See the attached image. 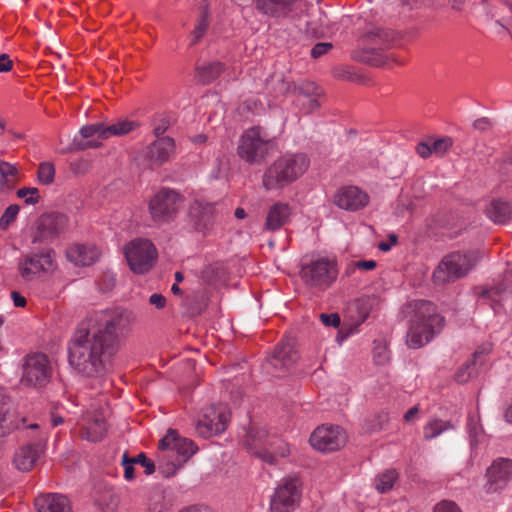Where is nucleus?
Masks as SVG:
<instances>
[{
  "label": "nucleus",
  "mask_w": 512,
  "mask_h": 512,
  "mask_svg": "<svg viewBox=\"0 0 512 512\" xmlns=\"http://www.w3.org/2000/svg\"><path fill=\"white\" fill-rule=\"evenodd\" d=\"M123 309L100 310L80 323L68 343L69 364L86 377H102L112 369L120 339L131 327Z\"/></svg>",
  "instance_id": "1"
},
{
  "label": "nucleus",
  "mask_w": 512,
  "mask_h": 512,
  "mask_svg": "<svg viewBox=\"0 0 512 512\" xmlns=\"http://www.w3.org/2000/svg\"><path fill=\"white\" fill-rule=\"evenodd\" d=\"M445 325V318L437 313L436 306L426 300H419L414 306V316L407 332V345L418 349L428 344Z\"/></svg>",
  "instance_id": "2"
},
{
  "label": "nucleus",
  "mask_w": 512,
  "mask_h": 512,
  "mask_svg": "<svg viewBox=\"0 0 512 512\" xmlns=\"http://www.w3.org/2000/svg\"><path fill=\"white\" fill-rule=\"evenodd\" d=\"M158 448V470L166 478L175 475L198 450L192 440L179 436L172 428L167 430Z\"/></svg>",
  "instance_id": "3"
},
{
  "label": "nucleus",
  "mask_w": 512,
  "mask_h": 512,
  "mask_svg": "<svg viewBox=\"0 0 512 512\" xmlns=\"http://www.w3.org/2000/svg\"><path fill=\"white\" fill-rule=\"evenodd\" d=\"M309 166L310 159L306 154H286L265 170L262 177L263 187L267 191L282 189L299 179Z\"/></svg>",
  "instance_id": "4"
},
{
  "label": "nucleus",
  "mask_w": 512,
  "mask_h": 512,
  "mask_svg": "<svg viewBox=\"0 0 512 512\" xmlns=\"http://www.w3.org/2000/svg\"><path fill=\"white\" fill-rule=\"evenodd\" d=\"M338 275L339 267L335 257L317 256L303 258L301 261L299 276L309 288L324 291L336 282Z\"/></svg>",
  "instance_id": "5"
},
{
  "label": "nucleus",
  "mask_w": 512,
  "mask_h": 512,
  "mask_svg": "<svg viewBox=\"0 0 512 512\" xmlns=\"http://www.w3.org/2000/svg\"><path fill=\"white\" fill-rule=\"evenodd\" d=\"M478 261L474 251H459L445 255L435 268L432 278L435 284L444 285L465 277Z\"/></svg>",
  "instance_id": "6"
},
{
  "label": "nucleus",
  "mask_w": 512,
  "mask_h": 512,
  "mask_svg": "<svg viewBox=\"0 0 512 512\" xmlns=\"http://www.w3.org/2000/svg\"><path fill=\"white\" fill-rule=\"evenodd\" d=\"M275 147L274 141L260 126L247 129L237 147L238 155L249 164H261Z\"/></svg>",
  "instance_id": "7"
},
{
  "label": "nucleus",
  "mask_w": 512,
  "mask_h": 512,
  "mask_svg": "<svg viewBox=\"0 0 512 512\" xmlns=\"http://www.w3.org/2000/svg\"><path fill=\"white\" fill-rule=\"evenodd\" d=\"M52 375L53 366L46 354L34 352L23 357L20 378L23 386L42 389L49 384Z\"/></svg>",
  "instance_id": "8"
},
{
  "label": "nucleus",
  "mask_w": 512,
  "mask_h": 512,
  "mask_svg": "<svg viewBox=\"0 0 512 512\" xmlns=\"http://www.w3.org/2000/svg\"><path fill=\"white\" fill-rule=\"evenodd\" d=\"M303 482L297 474L283 477L270 498L271 512H294L300 505Z\"/></svg>",
  "instance_id": "9"
},
{
  "label": "nucleus",
  "mask_w": 512,
  "mask_h": 512,
  "mask_svg": "<svg viewBox=\"0 0 512 512\" xmlns=\"http://www.w3.org/2000/svg\"><path fill=\"white\" fill-rule=\"evenodd\" d=\"M184 198L175 190L163 188L157 192L149 203L152 220L161 225L172 221L183 207Z\"/></svg>",
  "instance_id": "10"
},
{
  "label": "nucleus",
  "mask_w": 512,
  "mask_h": 512,
  "mask_svg": "<svg viewBox=\"0 0 512 512\" xmlns=\"http://www.w3.org/2000/svg\"><path fill=\"white\" fill-rule=\"evenodd\" d=\"M54 251L51 248L32 249L23 255L17 263V268L24 281H33L47 273L53 265Z\"/></svg>",
  "instance_id": "11"
},
{
  "label": "nucleus",
  "mask_w": 512,
  "mask_h": 512,
  "mask_svg": "<svg viewBox=\"0 0 512 512\" xmlns=\"http://www.w3.org/2000/svg\"><path fill=\"white\" fill-rule=\"evenodd\" d=\"M124 254L130 269L136 274L148 272L157 259V250L147 239H135L129 242Z\"/></svg>",
  "instance_id": "12"
},
{
  "label": "nucleus",
  "mask_w": 512,
  "mask_h": 512,
  "mask_svg": "<svg viewBox=\"0 0 512 512\" xmlns=\"http://www.w3.org/2000/svg\"><path fill=\"white\" fill-rule=\"evenodd\" d=\"M68 227V218L60 212L44 213L35 224L32 243H50Z\"/></svg>",
  "instance_id": "13"
},
{
  "label": "nucleus",
  "mask_w": 512,
  "mask_h": 512,
  "mask_svg": "<svg viewBox=\"0 0 512 512\" xmlns=\"http://www.w3.org/2000/svg\"><path fill=\"white\" fill-rule=\"evenodd\" d=\"M311 446L321 452H332L340 449L346 442L345 432L339 426H319L310 436Z\"/></svg>",
  "instance_id": "14"
},
{
  "label": "nucleus",
  "mask_w": 512,
  "mask_h": 512,
  "mask_svg": "<svg viewBox=\"0 0 512 512\" xmlns=\"http://www.w3.org/2000/svg\"><path fill=\"white\" fill-rule=\"evenodd\" d=\"M484 489L487 493H496L504 489L512 479V460L498 458L487 468Z\"/></svg>",
  "instance_id": "15"
},
{
  "label": "nucleus",
  "mask_w": 512,
  "mask_h": 512,
  "mask_svg": "<svg viewBox=\"0 0 512 512\" xmlns=\"http://www.w3.org/2000/svg\"><path fill=\"white\" fill-rule=\"evenodd\" d=\"M333 203L342 210L355 212L368 205L369 196L357 186H344L334 194Z\"/></svg>",
  "instance_id": "16"
},
{
  "label": "nucleus",
  "mask_w": 512,
  "mask_h": 512,
  "mask_svg": "<svg viewBox=\"0 0 512 512\" xmlns=\"http://www.w3.org/2000/svg\"><path fill=\"white\" fill-rule=\"evenodd\" d=\"M228 419L229 417L225 409L210 407L203 415V418L197 422L196 431L203 438L220 434L225 431Z\"/></svg>",
  "instance_id": "17"
},
{
  "label": "nucleus",
  "mask_w": 512,
  "mask_h": 512,
  "mask_svg": "<svg viewBox=\"0 0 512 512\" xmlns=\"http://www.w3.org/2000/svg\"><path fill=\"white\" fill-rule=\"evenodd\" d=\"M298 359L297 351L290 341L280 342L274 349L273 354L267 359L266 369L268 372L274 369L275 372H284L292 367ZM276 376H279L275 373Z\"/></svg>",
  "instance_id": "18"
},
{
  "label": "nucleus",
  "mask_w": 512,
  "mask_h": 512,
  "mask_svg": "<svg viewBox=\"0 0 512 512\" xmlns=\"http://www.w3.org/2000/svg\"><path fill=\"white\" fill-rule=\"evenodd\" d=\"M175 153V141L171 137H158L144 151L147 166H161L168 162Z\"/></svg>",
  "instance_id": "19"
},
{
  "label": "nucleus",
  "mask_w": 512,
  "mask_h": 512,
  "mask_svg": "<svg viewBox=\"0 0 512 512\" xmlns=\"http://www.w3.org/2000/svg\"><path fill=\"white\" fill-rule=\"evenodd\" d=\"M104 132H106L104 123L83 126L79 131V136L74 137L71 150L83 151L100 147L101 141L106 139Z\"/></svg>",
  "instance_id": "20"
},
{
  "label": "nucleus",
  "mask_w": 512,
  "mask_h": 512,
  "mask_svg": "<svg viewBox=\"0 0 512 512\" xmlns=\"http://www.w3.org/2000/svg\"><path fill=\"white\" fill-rule=\"evenodd\" d=\"M66 256L77 266H90L99 259L100 251L94 245L75 244L67 249Z\"/></svg>",
  "instance_id": "21"
},
{
  "label": "nucleus",
  "mask_w": 512,
  "mask_h": 512,
  "mask_svg": "<svg viewBox=\"0 0 512 512\" xmlns=\"http://www.w3.org/2000/svg\"><path fill=\"white\" fill-rule=\"evenodd\" d=\"M35 507L38 512H72L68 498L59 493L39 495Z\"/></svg>",
  "instance_id": "22"
},
{
  "label": "nucleus",
  "mask_w": 512,
  "mask_h": 512,
  "mask_svg": "<svg viewBox=\"0 0 512 512\" xmlns=\"http://www.w3.org/2000/svg\"><path fill=\"white\" fill-rule=\"evenodd\" d=\"M289 453V445L275 435L269 439L267 446L253 452L255 456L271 465L276 464L278 458H284Z\"/></svg>",
  "instance_id": "23"
},
{
  "label": "nucleus",
  "mask_w": 512,
  "mask_h": 512,
  "mask_svg": "<svg viewBox=\"0 0 512 512\" xmlns=\"http://www.w3.org/2000/svg\"><path fill=\"white\" fill-rule=\"evenodd\" d=\"M42 453V448L37 444H28L16 450L13 464L22 472L30 471Z\"/></svg>",
  "instance_id": "24"
},
{
  "label": "nucleus",
  "mask_w": 512,
  "mask_h": 512,
  "mask_svg": "<svg viewBox=\"0 0 512 512\" xmlns=\"http://www.w3.org/2000/svg\"><path fill=\"white\" fill-rule=\"evenodd\" d=\"M213 206L195 201L189 208V221L197 231L205 230L211 223Z\"/></svg>",
  "instance_id": "25"
},
{
  "label": "nucleus",
  "mask_w": 512,
  "mask_h": 512,
  "mask_svg": "<svg viewBox=\"0 0 512 512\" xmlns=\"http://www.w3.org/2000/svg\"><path fill=\"white\" fill-rule=\"evenodd\" d=\"M291 216V207L287 203H274L266 217L265 227L267 230L276 231L282 228Z\"/></svg>",
  "instance_id": "26"
},
{
  "label": "nucleus",
  "mask_w": 512,
  "mask_h": 512,
  "mask_svg": "<svg viewBox=\"0 0 512 512\" xmlns=\"http://www.w3.org/2000/svg\"><path fill=\"white\" fill-rule=\"evenodd\" d=\"M488 218L496 224H505L512 220V201L492 200L485 209Z\"/></svg>",
  "instance_id": "27"
},
{
  "label": "nucleus",
  "mask_w": 512,
  "mask_h": 512,
  "mask_svg": "<svg viewBox=\"0 0 512 512\" xmlns=\"http://www.w3.org/2000/svg\"><path fill=\"white\" fill-rule=\"evenodd\" d=\"M83 429L84 438L88 441L102 440L107 432L105 417L101 413L89 414Z\"/></svg>",
  "instance_id": "28"
},
{
  "label": "nucleus",
  "mask_w": 512,
  "mask_h": 512,
  "mask_svg": "<svg viewBox=\"0 0 512 512\" xmlns=\"http://www.w3.org/2000/svg\"><path fill=\"white\" fill-rule=\"evenodd\" d=\"M256 9L267 16L279 17L288 13L295 0H254Z\"/></svg>",
  "instance_id": "29"
},
{
  "label": "nucleus",
  "mask_w": 512,
  "mask_h": 512,
  "mask_svg": "<svg viewBox=\"0 0 512 512\" xmlns=\"http://www.w3.org/2000/svg\"><path fill=\"white\" fill-rule=\"evenodd\" d=\"M223 71V64L215 61L196 67V79L201 84H210L216 80Z\"/></svg>",
  "instance_id": "30"
},
{
  "label": "nucleus",
  "mask_w": 512,
  "mask_h": 512,
  "mask_svg": "<svg viewBox=\"0 0 512 512\" xmlns=\"http://www.w3.org/2000/svg\"><path fill=\"white\" fill-rule=\"evenodd\" d=\"M285 91L295 94L297 99L321 97L323 95V90L317 84L310 81H302L293 85L288 84Z\"/></svg>",
  "instance_id": "31"
},
{
  "label": "nucleus",
  "mask_w": 512,
  "mask_h": 512,
  "mask_svg": "<svg viewBox=\"0 0 512 512\" xmlns=\"http://www.w3.org/2000/svg\"><path fill=\"white\" fill-rule=\"evenodd\" d=\"M274 435H270L264 428H250L247 432V443L250 449L254 448L257 450L264 448L268 445L269 439Z\"/></svg>",
  "instance_id": "32"
},
{
  "label": "nucleus",
  "mask_w": 512,
  "mask_h": 512,
  "mask_svg": "<svg viewBox=\"0 0 512 512\" xmlns=\"http://www.w3.org/2000/svg\"><path fill=\"white\" fill-rule=\"evenodd\" d=\"M488 351H489V348H483L482 350H476L473 354V360L468 361L462 367L459 368V370L455 374V380L461 384L466 383L471 378V376L475 373L476 359H478L485 353H488Z\"/></svg>",
  "instance_id": "33"
},
{
  "label": "nucleus",
  "mask_w": 512,
  "mask_h": 512,
  "mask_svg": "<svg viewBox=\"0 0 512 512\" xmlns=\"http://www.w3.org/2000/svg\"><path fill=\"white\" fill-rule=\"evenodd\" d=\"M397 479V471L395 469H389L375 477L374 486L378 492L387 493L393 488Z\"/></svg>",
  "instance_id": "34"
},
{
  "label": "nucleus",
  "mask_w": 512,
  "mask_h": 512,
  "mask_svg": "<svg viewBox=\"0 0 512 512\" xmlns=\"http://www.w3.org/2000/svg\"><path fill=\"white\" fill-rule=\"evenodd\" d=\"M137 126L136 122L129 120H119L113 124H105L106 132H104V137L108 139L112 136H123L134 130Z\"/></svg>",
  "instance_id": "35"
},
{
  "label": "nucleus",
  "mask_w": 512,
  "mask_h": 512,
  "mask_svg": "<svg viewBox=\"0 0 512 512\" xmlns=\"http://www.w3.org/2000/svg\"><path fill=\"white\" fill-rule=\"evenodd\" d=\"M389 414L381 411L377 414L371 415L364 420L363 428L366 432H378L385 428L389 422Z\"/></svg>",
  "instance_id": "36"
},
{
  "label": "nucleus",
  "mask_w": 512,
  "mask_h": 512,
  "mask_svg": "<svg viewBox=\"0 0 512 512\" xmlns=\"http://www.w3.org/2000/svg\"><path fill=\"white\" fill-rule=\"evenodd\" d=\"M95 504L102 512H114L118 507L119 499L113 491L107 490L95 499Z\"/></svg>",
  "instance_id": "37"
},
{
  "label": "nucleus",
  "mask_w": 512,
  "mask_h": 512,
  "mask_svg": "<svg viewBox=\"0 0 512 512\" xmlns=\"http://www.w3.org/2000/svg\"><path fill=\"white\" fill-rule=\"evenodd\" d=\"M451 428L452 425L448 421L432 419L424 427V437L427 440H431L439 436L442 432Z\"/></svg>",
  "instance_id": "38"
},
{
  "label": "nucleus",
  "mask_w": 512,
  "mask_h": 512,
  "mask_svg": "<svg viewBox=\"0 0 512 512\" xmlns=\"http://www.w3.org/2000/svg\"><path fill=\"white\" fill-rule=\"evenodd\" d=\"M56 169L52 162L44 161L39 164L37 179L42 185H50L54 182Z\"/></svg>",
  "instance_id": "39"
},
{
  "label": "nucleus",
  "mask_w": 512,
  "mask_h": 512,
  "mask_svg": "<svg viewBox=\"0 0 512 512\" xmlns=\"http://www.w3.org/2000/svg\"><path fill=\"white\" fill-rule=\"evenodd\" d=\"M225 274H226V272H225L224 265H222L220 263H214L205 268V270L203 271V278L207 282H209L211 284H215L218 281L223 280L225 277Z\"/></svg>",
  "instance_id": "40"
},
{
  "label": "nucleus",
  "mask_w": 512,
  "mask_h": 512,
  "mask_svg": "<svg viewBox=\"0 0 512 512\" xmlns=\"http://www.w3.org/2000/svg\"><path fill=\"white\" fill-rule=\"evenodd\" d=\"M153 133L158 137H164V133L168 130L171 125V117L166 113H160L156 115L153 120Z\"/></svg>",
  "instance_id": "41"
},
{
  "label": "nucleus",
  "mask_w": 512,
  "mask_h": 512,
  "mask_svg": "<svg viewBox=\"0 0 512 512\" xmlns=\"http://www.w3.org/2000/svg\"><path fill=\"white\" fill-rule=\"evenodd\" d=\"M466 428H467V433L470 438V445L472 448H474L477 445V443L479 442L478 437L482 433V427H481L478 419L476 418V416H474V415L468 416Z\"/></svg>",
  "instance_id": "42"
},
{
  "label": "nucleus",
  "mask_w": 512,
  "mask_h": 512,
  "mask_svg": "<svg viewBox=\"0 0 512 512\" xmlns=\"http://www.w3.org/2000/svg\"><path fill=\"white\" fill-rule=\"evenodd\" d=\"M209 27L208 12L204 11L198 19L192 32L193 40L190 45H195L207 32Z\"/></svg>",
  "instance_id": "43"
},
{
  "label": "nucleus",
  "mask_w": 512,
  "mask_h": 512,
  "mask_svg": "<svg viewBox=\"0 0 512 512\" xmlns=\"http://www.w3.org/2000/svg\"><path fill=\"white\" fill-rule=\"evenodd\" d=\"M20 207L16 204L9 205L0 217V229L6 230L13 223L19 213Z\"/></svg>",
  "instance_id": "44"
},
{
  "label": "nucleus",
  "mask_w": 512,
  "mask_h": 512,
  "mask_svg": "<svg viewBox=\"0 0 512 512\" xmlns=\"http://www.w3.org/2000/svg\"><path fill=\"white\" fill-rule=\"evenodd\" d=\"M18 174V169L15 165L6 162L0 161V184L4 185L8 183L9 177H14Z\"/></svg>",
  "instance_id": "45"
},
{
  "label": "nucleus",
  "mask_w": 512,
  "mask_h": 512,
  "mask_svg": "<svg viewBox=\"0 0 512 512\" xmlns=\"http://www.w3.org/2000/svg\"><path fill=\"white\" fill-rule=\"evenodd\" d=\"M19 198H25L26 204H37L39 202L38 189L36 187H23L16 192Z\"/></svg>",
  "instance_id": "46"
},
{
  "label": "nucleus",
  "mask_w": 512,
  "mask_h": 512,
  "mask_svg": "<svg viewBox=\"0 0 512 512\" xmlns=\"http://www.w3.org/2000/svg\"><path fill=\"white\" fill-rule=\"evenodd\" d=\"M320 97H311V98H302V99H297V105H299L301 107V109L309 114V113H312L314 112L315 110H317L319 107H320V104H319V99Z\"/></svg>",
  "instance_id": "47"
},
{
  "label": "nucleus",
  "mask_w": 512,
  "mask_h": 512,
  "mask_svg": "<svg viewBox=\"0 0 512 512\" xmlns=\"http://www.w3.org/2000/svg\"><path fill=\"white\" fill-rule=\"evenodd\" d=\"M377 54L375 49L364 50L361 52H356L353 57L360 62L367 63L370 65H379V61L375 59V55Z\"/></svg>",
  "instance_id": "48"
},
{
  "label": "nucleus",
  "mask_w": 512,
  "mask_h": 512,
  "mask_svg": "<svg viewBox=\"0 0 512 512\" xmlns=\"http://www.w3.org/2000/svg\"><path fill=\"white\" fill-rule=\"evenodd\" d=\"M452 146L450 137H443L432 141L433 153L443 155Z\"/></svg>",
  "instance_id": "49"
},
{
  "label": "nucleus",
  "mask_w": 512,
  "mask_h": 512,
  "mask_svg": "<svg viewBox=\"0 0 512 512\" xmlns=\"http://www.w3.org/2000/svg\"><path fill=\"white\" fill-rule=\"evenodd\" d=\"M132 462L142 465L145 468V473L147 475L153 474L156 470L155 463L148 459L144 453H140L136 457L132 458Z\"/></svg>",
  "instance_id": "50"
},
{
  "label": "nucleus",
  "mask_w": 512,
  "mask_h": 512,
  "mask_svg": "<svg viewBox=\"0 0 512 512\" xmlns=\"http://www.w3.org/2000/svg\"><path fill=\"white\" fill-rule=\"evenodd\" d=\"M319 319L326 327L337 328L340 326L341 323L340 316L337 313H322L319 315Z\"/></svg>",
  "instance_id": "51"
},
{
  "label": "nucleus",
  "mask_w": 512,
  "mask_h": 512,
  "mask_svg": "<svg viewBox=\"0 0 512 512\" xmlns=\"http://www.w3.org/2000/svg\"><path fill=\"white\" fill-rule=\"evenodd\" d=\"M333 45L330 42H319L311 49V56L315 59L325 55L332 49Z\"/></svg>",
  "instance_id": "52"
},
{
  "label": "nucleus",
  "mask_w": 512,
  "mask_h": 512,
  "mask_svg": "<svg viewBox=\"0 0 512 512\" xmlns=\"http://www.w3.org/2000/svg\"><path fill=\"white\" fill-rule=\"evenodd\" d=\"M132 462V458H129L127 453L123 454L122 457V465L124 466V477L126 480L131 481L134 479V467Z\"/></svg>",
  "instance_id": "53"
},
{
  "label": "nucleus",
  "mask_w": 512,
  "mask_h": 512,
  "mask_svg": "<svg viewBox=\"0 0 512 512\" xmlns=\"http://www.w3.org/2000/svg\"><path fill=\"white\" fill-rule=\"evenodd\" d=\"M434 512H461L456 503L443 500L434 507Z\"/></svg>",
  "instance_id": "54"
},
{
  "label": "nucleus",
  "mask_w": 512,
  "mask_h": 512,
  "mask_svg": "<svg viewBox=\"0 0 512 512\" xmlns=\"http://www.w3.org/2000/svg\"><path fill=\"white\" fill-rule=\"evenodd\" d=\"M416 152L422 158H428L433 154L432 142H421L416 146Z\"/></svg>",
  "instance_id": "55"
},
{
  "label": "nucleus",
  "mask_w": 512,
  "mask_h": 512,
  "mask_svg": "<svg viewBox=\"0 0 512 512\" xmlns=\"http://www.w3.org/2000/svg\"><path fill=\"white\" fill-rule=\"evenodd\" d=\"M509 289V286L502 282L490 289H488L487 291H485V294L490 297V298H493L494 296H501L502 294H504L505 292H507Z\"/></svg>",
  "instance_id": "56"
},
{
  "label": "nucleus",
  "mask_w": 512,
  "mask_h": 512,
  "mask_svg": "<svg viewBox=\"0 0 512 512\" xmlns=\"http://www.w3.org/2000/svg\"><path fill=\"white\" fill-rule=\"evenodd\" d=\"M492 126L491 120L487 117L476 119L473 128L479 131H486Z\"/></svg>",
  "instance_id": "57"
},
{
  "label": "nucleus",
  "mask_w": 512,
  "mask_h": 512,
  "mask_svg": "<svg viewBox=\"0 0 512 512\" xmlns=\"http://www.w3.org/2000/svg\"><path fill=\"white\" fill-rule=\"evenodd\" d=\"M389 238V241L385 242V241H382L378 244V248L383 251V252H387V251H390L392 246L397 244V241H398V238L395 234H390L388 236Z\"/></svg>",
  "instance_id": "58"
},
{
  "label": "nucleus",
  "mask_w": 512,
  "mask_h": 512,
  "mask_svg": "<svg viewBox=\"0 0 512 512\" xmlns=\"http://www.w3.org/2000/svg\"><path fill=\"white\" fill-rule=\"evenodd\" d=\"M388 354L385 348H379L374 351V360L376 364L383 365L388 361Z\"/></svg>",
  "instance_id": "59"
},
{
  "label": "nucleus",
  "mask_w": 512,
  "mask_h": 512,
  "mask_svg": "<svg viewBox=\"0 0 512 512\" xmlns=\"http://www.w3.org/2000/svg\"><path fill=\"white\" fill-rule=\"evenodd\" d=\"M150 304L154 305L158 309L164 308L166 304V299L163 295L154 293L149 298Z\"/></svg>",
  "instance_id": "60"
},
{
  "label": "nucleus",
  "mask_w": 512,
  "mask_h": 512,
  "mask_svg": "<svg viewBox=\"0 0 512 512\" xmlns=\"http://www.w3.org/2000/svg\"><path fill=\"white\" fill-rule=\"evenodd\" d=\"M13 62L7 54H0V72H8L12 69Z\"/></svg>",
  "instance_id": "61"
},
{
  "label": "nucleus",
  "mask_w": 512,
  "mask_h": 512,
  "mask_svg": "<svg viewBox=\"0 0 512 512\" xmlns=\"http://www.w3.org/2000/svg\"><path fill=\"white\" fill-rule=\"evenodd\" d=\"M377 263L374 260H361L354 262V267L363 270H373L376 267Z\"/></svg>",
  "instance_id": "62"
},
{
  "label": "nucleus",
  "mask_w": 512,
  "mask_h": 512,
  "mask_svg": "<svg viewBox=\"0 0 512 512\" xmlns=\"http://www.w3.org/2000/svg\"><path fill=\"white\" fill-rule=\"evenodd\" d=\"M11 298L16 307H24L26 305V299L17 291L11 292Z\"/></svg>",
  "instance_id": "63"
},
{
  "label": "nucleus",
  "mask_w": 512,
  "mask_h": 512,
  "mask_svg": "<svg viewBox=\"0 0 512 512\" xmlns=\"http://www.w3.org/2000/svg\"><path fill=\"white\" fill-rule=\"evenodd\" d=\"M419 412L418 406L411 407L405 414H404V420L406 422H410Z\"/></svg>",
  "instance_id": "64"
}]
</instances>
